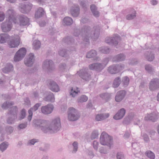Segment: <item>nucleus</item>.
Instances as JSON below:
<instances>
[{
    "mask_svg": "<svg viewBox=\"0 0 159 159\" xmlns=\"http://www.w3.org/2000/svg\"><path fill=\"white\" fill-rule=\"evenodd\" d=\"M80 33L83 41L89 43L90 39L96 40L98 38L100 30L96 27L92 28L89 26L84 25L82 27L81 31L79 29H75L74 35L75 36H78Z\"/></svg>",
    "mask_w": 159,
    "mask_h": 159,
    "instance_id": "f257e3e1",
    "label": "nucleus"
},
{
    "mask_svg": "<svg viewBox=\"0 0 159 159\" xmlns=\"http://www.w3.org/2000/svg\"><path fill=\"white\" fill-rule=\"evenodd\" d=\"M36 125L44 133H56L61 128L60 118L57 117L53 119L50 123L45 120H39Z\"/></svg>",
    "mask_w": 159,
    "mask_h": 159,
    "instance_id": "f03ea898",
    "label": "nucleus"
},
{
    "mask_svg": "<svg viewBox=\"0 0 159 159\" xmlns=\"http://www.w3.org/2000/svg\"><path fill=\"white\" fill-rule=\"evenodd\" d=\"M14 103L12 102L6 101L4 102L2 106V107L4 109H7L10 108L8 114L9 116L7 120V122L9 124H12L14 123L15 120L17 118V114L18 108L16 106H11L13 105Z\"/></svg>",
    "mask_w": 159,
    "mask_h": 159,
    "instance_id": "7ed1b4c3",
    "label": "nucleus"
},
{
    "mask_svg": "<svg viewBox=\"0 0 159 159\" xmlns=\"http://www.w3.org/2000/svg\"><path fill=\"white\" fill-rule=\"evenodd\" d=\"M100 143L103 145H107L110 149L111 146L113 144L112 138L105 132H103L101 134L100 138Z\"/></svg>",
    "mask_w": 159,
    "mask_h": 159,
    "instance_id": "20e7f679",
    "label": "nucleus"
},
{
    "mask_svg": "<svg viewBox=\"0 0 159 159\" xmlns=\"http://www.w3.org/2000/svg\"><path fill=\"white\" fill-rule=\"evenodd\" d=\"M80 116L78 111L73 107L69 108L68 111V120L71 121H76L78 119Z\"/></svg>",
    "mask_w": 159,
    "mask_h": 159,
    "instance_id": "39448f33",
    "label": "nucleus"
},
{
    "mask_svg": "<svg viewBox=\"0 0 159 159\" xmlns=\"http://www.w3.org/2000/svg\"><path fill=\"white\" fill-rule=\"evenodd\" d=\"M16 19L17 20L14 21V23L15 24L23 26L29 24V19L24 15L17 16Z\"/></svg>",
    "mask_w": 159,
    "mask_h": 159,
    "instance_id": "423d86ee",
    "label": "nucleus"
},
{
    "mask_svg": "<svg viewBox=\"0 0 159 159\" xmlns=\"http://www.w3.org/2000/svg\"><path fill=\"white\" fill-rule=\"evenodd\" d=\"M106 60V63H93L89 65V68L90 70H94L100 71L105 67L107 63V59Z\"/></svg>",
    "mask_w": 159,
    "mask_h": 159,
    "instance_id": "0eeeda50",
    "label": "nucleus"
},
{
    "mask_svg": "<svg viewBox=\"0 0 159 159\" xmlns=\"http://www.w3.org/2000/svg\"><path fill=\"white\" fill-rule=\"evenodd\" d=\"M26 49L24 48H20L16 53L14 57V61H18L21 60L25 56Z\"/></svg>",
    "mask_w": 159,
    "mask_h": 159,
    "instance_id": "6e6552de",
    "label": "nucleus"
},
{
    "mask_svg": "<svg viewBox=\"0 0 159 159\" xmlns=\"http://www.w3.org/2000/svg\"><path fill=\"white\" fill-rule=\"evenodd\" d=\"M120 40V36L117 34H115L113 37H107L105 39V41L109 44H113L116 46L118 43V41Z\"/></svg>",
    "mask_w": 159,
    "mask_h": 159,
    "instance_id": "1a4fd4ad",
    "label": "nucleus"
},
{
    "mask_svg": "<svg viewBox=\"0 0 159 159\" xmlns=\"http://www.w3.org/2000/svg\"><path fill=\"white\" fill-rule=\"evenodd\" d=\"M149 88L151 91H155L159 88V79L155 78L152 79L149 84Z\"/></svg>",
    "mask_w": 159,
    "mask_h": 159,
    "instance_id": "9d476101",
    "label": "nucleus"
},
{
    "mask_svg": "<svg viewBox=\"0 0 159 159\" xmlns=\"http://www.w3.org/2000/svg\"><path fill=\"white\" fill-rule=\"evenodd\" d=\"M43 69L46 71H50L54 69V66L53 61L47 59L45 60L43 64Z\"/></svg>",
    "mask_w": 159,
    "mask_h": 159,
    "instance_id": "9b49d317",
    "label": "nucleus"
},
{
    "mask_svg": "<svg viewBox=\"0 0 159 159\" xmlns=\"http://www.w3.org/2000/svg\"><path fill=\"white\" fill-rule=\"evenodd\" d=\"M88 70L86 69H82L78 72L79 76L83 79L89 81L91 79V75L88 73Z\"/></svg>",
    "mask_w": 159,
    "mask_h": 159,
    "instance_id": "f8f14e48",
    "label": "nucleus"
},
{
    "mask_svg": "<svg viewBox=\"0 0 159 159\" xmlns=\"http://www.w3.org/2000/svg\"><path fill=\"white\" fill-rule=\"evenodd\" d=\"M11 21L7 20L1 24V29L3 32H7L11 30L12 26Z\"/></svg>",
    "mask_w": 159,
    "mask_h": 159,
    "instance_id": "ddd939ff",
    "label": "nucleus"
},
{
    "mask_svg": "<svg viewBox=\"0 0 159 159\" xmlns=\"http://www.w3.org/2000/svg\"><path fill=\"white\" fill-rule=\"evenodd\" d=\"M54 109L52 104L50 103L47 105L43 106L41 108V111L45 115H48L51 113Z\"/></svg>",
    "mask_w": 159,
    "mask_h": 159,
    "instance_id": "4468645a",
    "label": "nucleus"
},
{
    "mask_svg": "<svg viewBox=\"0 0 159 159\" xmlns=\"http://www.w3.org/2000/svg\"><path fill=\"white\" fill-rule=\"evenodd\" d=\"M12 37H10V39L8 42V44L10 48H15L17 47L19 44L20 38L16 35V37L13 39Z\"/></svg>",
    "mask_w": 159,
    "mask_h": 159,
    "instance_id": "2eb2a0df",
    "label": "nucleus"
},
{
    "mask_svg": "<svg viewBox=\"0 0 159 159\" xmlns=\"http://www.w3.org/2000/svg\"><path fill=\"white\" fill-rule=\"evenodd\" d=\"M6 16L8 17V20L12 21L14 23V21L17 20L16 13L14 10L12 9H9L6 12Z\"/></svg>",
    "mask_w": 159,
    "mask_h": 159,
    "instance_id": "dca6fc26",
    "label": "nucleus"
},
{
    "mask_svg": "<svg viewBox=\"0 0 159 159\" xmlns=\"http://www.w3.org/2000/svg\"><path fill=\"white\" fill-rule=\"evenodd\" d=\"M34 61V55L33 53H30L25 59L24 63L27 66H31Z\"/></svg>",
    "mask_w": 159,
    "mask_h": 159,
    "instance_id": "f3484780",
    "label": "nucleus"
},
{
    "mask_svg": "<svg viewBox=\"0 0 159 159\" xmlns=\"http://www.w3.org/2000/svg\"><path fill=\"white\" fill-rule=\"evenodd\" d=\"M144 58L149 61H152L155 58V54L153 51L151 50L145 51L144 53Z\"/></svg>",
    "mask_w": 159,
    "mask_h": 159,
    "instance_id": "a211bd4d",
    "label": "nucleus"
},
{
    "mask_svg": "<svg viewBox=\"0 0 159 159\" xmlns=\"http://www.w3.org/2000/svg\"><path fill=\"white\" fill-rule=\"evenodd\" d=\"M126 112V110L124 108H122L119 110L113 117L114 119L119 120L122 119L124 116Z\"/></svg>",
    "mask_w": 159,
    "mask_h": 159,
    "instance_id": "6ab92c4d",
    "label": "nucleus"
},
{
    "mask_svg": "<svg viewBox=\"0 0 159 159\" xmlns=\"http://www.w3.org/2000/svg\"><path fill=\"white\" fill-rule=\"evenodd\" d=\"M126 94V92L124 90H121L118 92L115 96V100L117 102H120L124 98Z\"/></svg>",
    "mask_w": 159,
    "mask_h": 159,
    "instance_id": "aec40b11",
    "label": "nucleus"
},
{
    "mask_svg": "<svg viewBox=\"0 0 159 159\" xmlns=\"http://www.w3.org/2000/svg\"><path fill=\"white\" fill-rule=\"evenodd\" d=\"M157 116L155 112H152L151 113L148 114L144 118L146 120H151L153 122H155L157 119Z\"/></svg>",
    "mask_w": 159,
    "mask_h": 159,
    "instance_id": "412c9836",
    "label": "nucleus"
},
{
    "mask_svg": "<svg viewBox=\"0 0 159 159\" xmlns=\"http://www.w3.org/2000/svg\"><path fill=\"white\" fill-rule=\"evenodd\" d=\"M80 13V8L79 6L74 5L72 6L70 10V13L74 17L78 16Z\"/></svg>",
    "mask_w": 159,
    "mask_h": 159,
    "instance_id": "4be33fe9",
    "label": "nucleus"
},
{
    "mask_svg": "<svg viewBox=\"0 0 159 159\" xmlns=\"http://www.w3.org/2000/svg\"><path fill=\"white\" fill-rule=\"evenodd\" d=\"M49 87L51 91L54 92H58L60 90L58 85L53 81H51L50 82Z\"/></svg>",
    "mask_w": 159,
    "mask_h": 159,
    "instance_id": "5701e85b",
    "label": "nucleus"
},
{
    "mask_svg": "<svg viewBox=\"0 0 159 159\" xmlns=\"http://www.w3.org/2000/svg\"><path fill=\"white\" fill-rule=\"evenodd\" d=\"M10 37L7 34L2 33L0 34V43H4L7 41H9Z\"/></svg>",
    "mask_w": 159,
    "mask_h": 159,
    "instance_id": "b1692460",
    "label": "nucleus"
},
{
    "mask_svg": "<svg viewBox=\"0 0 159 159\" xmlns=\"http://www.w3.org/2000/svg\"><path fill=\"white\" fill-rule=\"evenodd\" d=\"M125 56L123 53H120L115 56L113 58V61L119 62L124 61L125 59Z\"/></svg>",
    "mask_w": 159,
    "mask_h": 159,
    "instance_id": "393cba45",
    "label": "nucleus"
},
{
    "mask_svg": "<svg viewBox=\"0 0 159 159\" xmlns=\"http://www.w3.org/2000/svg\"><path fill=\"white\" fill-rule=\"evenodd\" d=\"M109 116L108 113H104L98 114L95 117L96 120L97 121H101L108 118Z\"/></svg>",
    "mask_w": 159,
    "mask_h": 159,
    "instance_id": "a878e982",
    "label": "nucleus"
},
{
    "mask_svg": "<svg viewBox=\"0 0 159 159\" xmlns=\"http://www.w3.org/2000/svg\"><path fill=\"white\" fill-rule=\"evenodd\" d=\"M90 9L93 15L94 16L96 17L99 16V12L97 10V7L95 5L92 4L91 5Z\"/></svg>",
    "mask_w": 159,
    "mask_h": 159,
    "instance_id": "bb28decb",
    "label": "nucleus"
},
{
    "mask_svg": "<svg viewBox=\"0 0 159 159\" xmlns=\"http://www.w3.org/2000/svg\"><path fill=\"white\" fill-rule=\"evenodd\" d=\"M63 24L64 25H70L73 23L72 19L69 16L65 17L63 20Z\"/></svg>",
    "mask_w": 159,
    "mask_h": 159,
    "instance_id": "cd10ccee",
    "label": "nucleus"
},
{
    "mask_svg": "<svg viewBox=\"0 0 159 159\" xmlns=\"http://www.w3.org/2000/svg\"><path fill=\"white\" fill-rule=\"evenodd\" d=\"M44 100L46 101L51 102H54L55 98L53 94L52 93L50 92L48 95L44 98Z\"/></svg>",
    "mask_w": 159,
    "mask_h": 159,
    "instance_id": "c85d7f7f",
    "label": "nucleus"
},
{
    "mask_svg": "<svg viewBox=\"0 0 159 159\" xmlns=\"http://www.w3.org/2000/svg\"><path fill=\"white\" fill-rule=\"evenodd\" d=\"M44 11L42 7H39L35 12V18H38L42 17L44 14Z\"/></svg>",
    "mask_w": 159,
    "mask_h": 159,
    "instance_id": "c756f323",
    "label": "nucleus"
},
{
    "mask_svg": "<svg viewBox=\"0 0 159 159\" xmlns=\"http://www.w3.org/2000/svg\"><path fill=\"white\" fill-rule=\"evenodd\" d=\"M108 71L111 74H115L118 72L116 65L110 66L108 68Z\"/></svg>",
    "mask_w": 159,
    "mask_h": 159,
    "instance_id": "7c9ffc66",
    "label": "nucleus"
},
{
    "mask_svg": "<svg viewBox=\"0 0 159 159\" xmlns=\"http://www.w3.org/2000/svg\"><path fill=\"white\" fill-rule=\"evenodd\" d=\"M145 68L146 70L149 74H152L154 72V68L150 64L146 65Z\"/></svg>",
    "mask_w": 159,
    "mask_h": 159,
    "instance_id": "2f4dec72",
    "label": "nucleus"
},
{
    "mask_svg": "<svg viewBox=\"0 0 159 159\" xmlns=\"http://www.w3.org/2000/svg\"><path fill=\"white\" fill-rule=\"evenodd\" d=\"M97 55V52L95 50H92L87 53L86 57L88 58H93L96 56Z\"/></svg>",
    "mask_w": 159,
    "mask_h": 159,
    "instance_id": "473e14b6",
    "label": "nucleus"
},
{
    "mask_svg": "<svg viewBox=\"0 0 159 159\" xmlns=\"http://www.w3.org/2000/svg\"><path fill=\"white\" fill-rule=\"evenodd\" d=\"M13 66L10 64H7L6 66L2 70L4 73H7L13 70Z\"/></svg>",
    "mask_w": 159,
    "mask_h": 159,
    "instance_id": "72a5a7b5",
    "label": "nucleus"
},
{
    "mask_svg": "<svg viewBox=\"0 0 159 159\" xmlns=\"http://www.w3.org/2000/svg\"><path fill=\"white\" fill-rule=\"evenodd\" d=\"M100 97L106 102L108 101L110 98L111 95L108 93H104L100 95Z\"/></svg>",
    "mask_w": 159,
    "mask_h": 159,
    "instance_id": "f704fd0d",
    "label": "nucleus"
},
{
    "mask_svg": "<svg viewBox=\"0 0 159 159\" xmlns=\"http://www.w3.org/2000/svg\"><path fill=\"white\" fill-rule=\"evenodd\" d=\"M88 100V97L85 95H83L78 98L77 101L78 103H81L85 102L87 101Z\"/></svg>",
    "mask_w": 159,
    "mask_h": 159,
    "instance_id": "c9c22d12",
    "label": "nucleus"
},
{
    "mask_svg": "<svg viewBox=\"0 0 159 159\" xmlns=\"http://www.w3.org/2000/svg\"><path fill=\"white\" fill-rule=\"evenodd\" d=\"M59 55L62 57H66L69 56V53L67 50L62 49L58 52Z\"/></svg>",
    "mask_w": 159,
    "mask_h": 159,
    "instance_id": "e433bc0d",
    "label": "nucleus"
},
{
    "mask_svg": "<svg viewBox=\"0 0 159 159\" xmlns=\"http://www.w3.org/2000/svg\"><path fill=\"white\" fill-rule=\"evenodd\" d=\"M121 79L120 77H117L114 80L113 86L114 88H117L119 86L120 83Z\"/></svg>",
    "mask_w": 159,
    "mask_h": 159,
    "instance_id": "4c0bfd02",
    "label": "nucleus"
},
{
    "mask_svg": "<svg viewBox=\"0 0 159 159\" xmlns=\"http://www.w3.org/2000/svg\"><path fill=\"white\" fill-rule=\"evenodd\" d=\"M99 51L101 52L107 54L110 52V49L109 48L107 47H101L99 48Z\"/></svg>",
    "mask_w": 159,
    "mask_h": 159,
    "instance_id": "58836bf2",
    "label": "nucleus"
},
{
    "mask_svg": "<svg viewBox=\"0 0 159 159\" xmlns=\"http://www.w3.org/2000/svg\"><path fill=\"white\" fill-rule=\"evenodd\" d=\"M77 89L76 91L75 89H74L72 88H71V90L70 92V94L72 97L73 98L75 97L77 95L78 93L80 92V91L78 90V88H77Z\"/></svg>",
    "mask_w": 159,
    "mask_h": 159,
    "instance_id": "ea45409f",
    "label": "nucleus"
},
{
    "mask_svg": "<svg viewBox=\"0 0 159 159\" xmlns=\"http://www.w3.org/2000/svg\"><path fill=\"white\" fill-rule=\"evenodd\" d=\"M72 147L73 149L72 152V153H75L77 151L78 148V143L76 141H75L74 142V143H72Z\"/></svg>",
    "mask_w": 159,
    "mask_h": 159,
    "instance_id": "a19ab883",
    "label": "nucleus"
},
{
    "mask_svg": "<svg viewBox=\"0 0 159 159\" xmlns=\"http://www.w3.org/2000/svg\"><path fill=\"white\" fill-rule=\"evenodd\" d=\"M40 42L38 40H34L33 43V48L35 49H38L40 47Z\"/></svg>",
    "mask_w": 159,
    "mask_h": 159,
    "instance_id": "79ce46f5",
    "label": "nucleus"
},
{
    "mask_svg": "<svg viewBox=\"0 0 159 159\" xmlns=\"http://www.w3.org/2000/svg\"><path fill=\"white\" fill-rule=\"evenodd\" d=\"M8 144L7 142H4L0 145V149L3 152L7 148Z\"/></svg>",
    "mask_w": 159,
    "mask_h": 159,
    "instance_id": "37998d69",
    "label": "nucleus"
},
{
    "mask_svg": "<svg viewBox=\"0 0 159 159\" xmlns=\"http://www.w3.org/2000/svg\"><path fill=\"white\" fill-rule=\"evenodd\" d=\"M63 41L65 43H66L68 44H70L74 42V39L70 37H67L65 38H64Z\"/></svg>",
    "mask_w": 159,
    "mask_h": 159,
    "instance_id": "c03bdc74",
    "label": "nucleus"
},
{
    "mask_svg": "<svg viewBox=\"0 0 159 159\" xmlns=\"http://www.w3.org/2000/svg\"><path fill=\"white\" fill-rule=\"evenodd\" d=\"M27 123L26 122L19 124L17 127L18 130H20L25 129L27 126Z\"/></svg>",
    "mask_w": 159,
    "mask_h": 159,
    "instance_id": "a18cd8bd",
    "label": "nucleus"
},
{
    "mask_svg": "<svg viewBox=\"0 0 159 159\" xmlns=\"http://www.w3.org/2000/svg\"><path fill=\"white\" fill-rule=\"evenodd\" d=\"M136 11H134L132 13L129 14L126 16V18L127 20H131L134 19L136 16Z\"/></svg>",
    "mask_w": 159,
    "mask_h": 159,
    "instance_id": "49530a36",
    "label": "nucleus"
},
{
    "mask_svg": "<svg viewBox=\"0 0 159 159\" xmlns=\"http://www.w3.org/2000/svg\"><path fill=\"white\" fill-rule=\"evenodd\" d=\"M146 155L150 159H154L155 156L154 153L151 151H148L145 153Z\"/></svg>",
    "mask_w": 159,
    "mask_h": 159,
    "instance_id": "de8ad7c7",
    "label": "nucleus"
},
{
    "mask_svg": "<svg viewBox=\"0 0 159 159\" xmlns=\"http://www.w3.org/2000/svg\"><path fill=\"white\" fill-rule=\"evenodd\" d=\"M109 149L108 148V147L106 148V147H102L99 148V151L101 153L106 154L107 153V152Z\"/></svg>",
    "mask_w": 159,
    "mask_h": 159,
    "instance_id": "09e8293b",
    "label": "nucleus"
},
{
    "mask_svg": "<svg viewBox=\"0 0 159 159\" xmlns=\"http://www.w3.org/2000/svg\"><path fill=\"white\" fill-rule=\"evenodd\" d=\"M41 103H40L36 104L32 107L30 108L29 110H30L32 112L37 110L39 107L41 106Z\"/></svg>",
    "mask_w": 159,
    "mask_h": 159,
    "instance_id": "8fccbe9b",
    "label": "nucleus"
},
{
    "mask_svg": "<svg viewBox=\"0 0 159 159\" xmlns=\"http://www.w3.org/2000/svg\"><path fill=\"white\" fill-rule=\"evenodd\" d=\"M25 111L24 109L22 110L20 113L18 117V120H21L23 119L25 117Z\"/></svg>",
    "mask_w": 159,
    "mask_h": 159,
    "instance_id": "3c124183",
    "label": "nucleus"
},
{
    "mask_svg": "<svg viewBox=\"0 0 159 159\" xmlns=\"http://www.w3.org/2000/svg\"><path fill=\"white\" fill-rule=\"evenodd\" d=\"M138 62L137 59L135 58H130L128 61L129 64L131 65H136Z\"/></svg>",
    "mask_w": 159,
    "mask_h": 159,
    "instance_id": "603ef678",
    "label": "nucleus"
},
{
    "mask_svg": "<svg viewBox=\"0 0 159 159\" xmlns=\"http://www.w3.org/2000/svg\"><path fill=\"white\" fill-rule=\"evenodd\" d=\"M24 5H25V4H21L20 6V9L21 12L22 13H27V8L26 7H24Z\"/></svg>",
    "mask_w": 159,
    "mask_h": 159,
    "instance_id": "864d4df0",
    "label": "nucleus"
},
{
    "mask_svg": "<svg viewBox=\"0 0 159 159\" xmlns=\"http://www.w3.org/2000/svg\"><path fill=\"white\" fill-rule=\"evenodd\" d=\"M116 65L118 72L123 70L125 68V66L124 64L120 63Z\"/></svg>",
    "mask_w": 159,
    "mask_h": 159,
    "instance_id": "5fc2aeb1",
    "label": "nucleus"
},
{
    "mask_svg": "<svg viewBox=\"0 0 159 159\" xmlns=\"http://www.w3.org/2000/svg\"><path fill=\"white\" fill-rule=\"evenodd\" d=\"M14 128L11 126H7L6 127V130L8 134H11L13 131Z\"/></svg>",
    "mask_w": 159,
    "mask_h": 159,
    "instance_id": "6e6d98bb",
    "label": "nucleus"
},
{
    "mask_svg": "<svg viewBox=\"0 0 159 159\" xmlns=\"http://www.w3.org/2000/svg\"><path fill=\"white\" fill-rule=\"evenodd\" d=\"M98 132L97 131L95 130L93 131L91 135V139H94L98 137Z\"/></svg>",
    "mask_w": 159,
    "mask_h": 159,
    "instance_id": "4d7b16f0",
    "label": "nucleus"
},
{
    "mask_svg": "<svg viewBox=\"0 0 159 159\" xmlns=\"http://www.w3.org/2000/svg\"><path fill=\"white\" fill-rule=\"evenodd\" d=\"M131 121V120L127 116L124 119L123 123L124 125H128L130 123Z\"/></svg>",
    "mask_w": 159,
    "mask_h": 159,
    "instance_id": "13d9d810",
    "label": "nucleus"
},
{
    "mask_svg": "<svg viewBox=\"0 0 159 159\" xmlns=\"http://www.w3.org/2000/svg\"><path fill=\"white\" fill-rule=\"evenodd\" d=\"M117 159H124V157L122 152H118L116 154Z\"/></svg>",
    "mask_w": 159,
    "mask_h": 159,
    "instance_id": "bf43d9fd",
    "label": "nucleus"
},
{
    "mask_svg": "<svg viewBox=\"0 0 159 159\" xmlns=\"http://www.w3.org/2000/svg\"><path fill=\"white\" fill-rule=\"evenodd\" d=\"M24 7H26L27 11L28 12L31 9L32 5L30 3L28 2L25 4V5H24Z\"/></svg>",
    "mask_w": 159,
    "mask_h": 159,
    "instance_id": "052dcab7",
    "label": "nucleus"
},
{
    "mask_svg": "<svg viewBox=\"0 0 159 159\" xmlns=\"http://www.w3.org/2000/svg\"><path fill=\"white\" fill-rule=\"evenodd\" d=\"M38 142V140L35 139H32L30 140L28 143V144L29 145H31L34 144Z\"/></svg>",
    "mask_w": 159,
    "mask_h": 159,
    "instance_id": "680f3d73",
    "label": "nucleus"
},
{
    "mask_svg": "<svg viewBox=\"0 0 159 159\" xmlns=\"http://www.w3.org/2000/svg\"><path fill=\"white\" fill-rule=\"evenodd\" d=\"M66 65L64 63H61L59 66L60 70L62 71H63L65 70L66 68Z\"/></svg>",
    "mask_w": 159,
    "mask_h": 159,
    "instance_id": "e2e57ef3",
    "label": "nucleus"
},
{
    "mask_svg": "<svg viewBox=\"0 0 159 159\" xmlns=\"http://www.w3.org/2000/svg\"><path fill=\"white\" fill-rule=\"evenodd\" d=\"M123 81L124 84L126 86H127L129 84V79L128 78L125 76L123 78Z\"/></svg>",
    "mask_w": 159,
    "mask_h": 159,
    "instance_id": "0e129e2a",
    "label": "nucleus"
},
{
    "mask_svg": "<svg viewBox=\"0 0 159 159\" xmlns=\"http://www.w3.org/2000/svg\"><path fill=\"white\" fill-rule=\"evenodd\" d=\"M143 137L144 140L145 142H148L149 141V139L147 134H143Z\"/></svg>",
    "mask_w": 159,
    "mask_h": 159,
    "instance_id": "69168bd1",
    "label": "nucleus"
},
{
    "mask_svg": "<svg viewBox=\"0 0 159 159\" xmlns=\"http://www.w3.org/2000/svg\"><path fill=\"white\" fill-rule=\"evenodd\" d=\"M98 143L96 141H94L93 143V146L94 149L97 150L98 149Z\"/></svg>",
    "mask_w": 159,
    "mask_h": 159,
    "instance_id": "338daca9",
    "label": "nucleus"
},
{
    "mask_svg": "<svg viewBox=\"0 0 159 159\" xmlns=\"http://www.w3.org/2000/svg\"><path fill=\"white\" fill-rule=\"evenodd\" d=\"M5 18V14L2 12H0V21H2Z\"/></svg>",
    "mask_w": 159,
    "mask_h": 159,
    "instance_id": "774afa93",
    "label": "nucleus"
}]
</instances>
